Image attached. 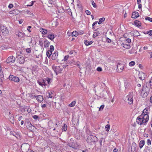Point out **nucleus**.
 Returning <instances> with one entry per match:
<instances>
[{
    "mask_svg": "<svg viewBox=\"0 0 152 152\" xmlns=\"http://www.w3.org/2000/svg\"><path fill=\"white\" fill-rule=\"evenodd\" d=\"M98 140V139L96 136L90 135L88 137L87 142L88 143L92 145L95 144Z\"/></svg>",
    "mask_w": 152,
    "mask_h": 152,
    "instance_id": "obj_1",
    "label": "nucleus"
},
{
    "mask_svg": "<svg viewBox=\"0 0 152 152\" xmlns=\"http://www.w3.org/2000/svg\"><path fill=\"white\" fill-rule=\"evenodd\" d=\"M52 68L56 75L58 74L62 73V71L63 69L62 67L60 66H53Z\"/></svg>",
    "mask_w": 152,
    "mask_h": 152,
    "instance_id": "obj_2",
    "label": "nucleus"
},
{
    "mask_svg": "<svg viewBox=\"0 0 152 152\" xmlns=\"http://www.w3.org/2000/svg\"><path fill=\"white\" fill-rule=\"evenodd\" d=\"M0 29L3 36H6L8 35L9 31L6 26H1Z\"/></svg>",
    "mask_w": 152,
    "mask_h": 152,
    "instance_id": "obj_3",
    "label": "nucleus"
},
{
    "mask_svg": "<svg viewBox=\"0 0 152 152\" xmlns=\"http://www.w3.org/2000/svg\"><path fill=\"white\" fill-rule=\"evenodd\" d=\"M142 115H140L137 117V122L138 124L140 125L143 124L144 125V120L142 117Z\"/></svg>",
    "mask_w": 152,
    "mask_h": 152,
    "instance_id": "obj_4",
    "label": "nucleus"
},
{
    "mask_svg": "<svg viewBox=\"0 0 152 152\" xmlns=\"http://www.w3.org/2000/svg\"><path fill=\"white\" fill-rule=\"evenodd\" d=\"M126 98L127 99V101H128V103L130 105L133 104V96L131 92L129 93V94L126 96Z\"/></svg>",
    "mask_w": 152,
    "mask_h": 152,
    "instance_id": "obj_5",
    "label": "nucleus"
},
{
    "mask_svg": "<svg viewBox=\"0 0 152 152\" xmlns=\"http://www.w3.org/2000/svg\"><path fill=\"white\" fill-rule=\"evenodd\" d=\"M9 80L13 81L15 82L18 83L20 80L19 78L17 76L13 75H10L9 77Z\"/></svg>",
    "mask_w": 152,
    "mask_h": 152,
    "instance_id": "obj_6",
    "label": "nucleus"
},
{
    "mask_svg": "<svg viewBox=\"0 0 152 152\" xmlns=\"http://www.w3.org/2000/svg\"><path fill=\"white\" fill-rule=\"evenodd\" d=\"M141 115H142V118L144 120V125H146L149 120L148 114L147 113L142 114Z\"/></svg>",
    "mask_w": 152,
    "mask_h": 152,
    "instance_id": "obj_7",
    "label": "nucleus"
},
{
    "mask_svg": "<svg viewBox=\"0 0 152 152\" xmlns=\"http://www.w3.org/2000/svg\"><path fill=\"white\" fill-rule=\"evenodd\" d=\"M15 58L13 56H10L7 59L6 62L7 64L13 63L15 61Z\"/></svg>",
    "mask_w": 152,
    "mask_h": 152,
    "instance_id": "obj_8",
    "label": "nucleus"
},
{
    "mask_svg": "<svg viewBox=\"0 0 152 152\" xmlns=\"http://www.w3.org/2000/svg\"><path fill=\"white\" fill-rule=\"evenodd\" d=\"M124 67V65L123 64L118 63L117 65V71L119 72H122Z\"/></svg>",
    "mask_w": 152,
    "mask_h": 152,
    "instance_id": "obj_9",
    "label": "nucleus"
},
{
    "mask_svg": "<svg viewBox=\"0 0 152 152\" xmlns=\"http://www.w3.org/2000/svg\"><path fill=\"white\" fill-rule=\"evenodd\" d=\"M146 86H144V88H142L141 90V96L143 98L146 97L148 95L149 93H147L145 91V88L146 87Z\"/></svg>",
    "mask_w": 152,
    "mask_h": 152,
    "instance_id": "obj_10",
    "label": "nucleus"
},
{
    "mask_svg": "<svg viewBox=\"0 0 152 152\" xmlns=\"http://www.w3.org/2000/svg\"><path fill=\"white\" fill-rule=\"evenodd\" d=\"M17 61L20 64H23L25 61V59L22 56L18 55L17 57Z\"/></svg>",
    "mask_w": 152,
    "mask_h": 152,
    "instance_id": "obj_11",
    "label": "nucleus"
},
{
    "mask_svg": "<svg viewBox=\"0 0 152 152\" xmlns=\"http://www.w3.org/2000/svg\"><path fill=\"white\" fill-rule=\"evenodd\" d=\"M67 145L70 147L73 148H75V143L74 140L72 138H71L70 141L68 142Z\"/></svg>",
    "mask_w": 152,
    "mask_h": 152,
    "instance_id": "obj_12",
    "label": "nucleus"
},
{
    "mask_svg": "<svg viewBox=\"0 0 152 152\" xmlns=\"http://www.w3.org/2000/svg\"><path fill=\"white\" fill-rule=\"evenodd\" d=\"M9 119L10 122L12 124H14L15 122L14 118L12 114L11 115L10 112H9Z\"/></svg>",
    "mask_w": 152,
    "mask_h": 152,
    "instance_id": "obj_13",
    "label": "nucleus"
},
{
    "mask_svg": "<svg viewBox=\"0 0 152 152\" xmlns=\"http://www.w3.org/2000/svg\"><path fill=\"white\" fill-rule=\"evenodd\" d=\"M121 45L124 47V48L126 49H129L130 48L129 44L128 43L125 42L121 44Z\"/></svg>",
    "mask_w": 152,
    "mask_h": 152,
    "instance_id": "obj_14",
    "label": "nucleus"
},
{
    "mask_svg": "<svg viewBox=\"0 0 152 152\" xmlns=\"http://www.w3.org/2000/svg\"><path fill=\"white\" fill-rule=\"evenodd\" d=\"M97 29L95 30V31H97L96 32H94V34H93V37L94 38H95L97 36H99L101 34V31H97Z\"/></svg>",
    "mask_w": 152,
    "mask_h": 152,
    "instance_id": "obj_15",
    "label": "nucleus"
},
{
    "mask_svg": "<svg viewBox=\"0 0 152 152\" xmlns=\"http://www.w3.org/2000/svg\"><path fill=\"white\" fill-rule=\"evenodd\" d=\"M21 149L23 152H27V151L29 150V148L28 146H24V145H22L21 146Z\"/></svg>",
    "mask_w": 152,
    "mask_h": 152,
    "instance_id": "obj_16",
    "label": "nucleus"
},
{
    "mask_svg": "<svg viewBox=\"0 0 152 152\" xmlns=\"http://www.w3.org/2000/svg\"><path fill=\"white\" fill-rule=\"evenodd\" d=\"M139 16L138 13L137 12H132V18H136Z\"/></svg>",
    "mask_w": 152,
    "mask_h": 152,
    "instance_id": "obj_17",
    "label": "nucleus"
},
{
    "mask_svg": "<svg viewBox=\"0 0 152 152\" xmlns=\"http://www.w3.org/2000/svg\"><path fill=\"white\" fill-rule=\"evenodd\" d=\"M37 100L38 102H41L44 100L43 96L41 95H37Z\"/></svg>",
    "mask_w": 152,
    "mask_h": 152,
    "instance_id": "obj_18",
    "label": "nucleus"
},
{
    "mask_svg": "<svg viewBox=\"0 0 152 152\" xmlns=\"http://www.w3.org/2000/svg\"><path fill=\"white\" fill-rule=\"evenodd\" d=\"M139 78L142 80H144L145 78V75L143 72L140 73L139 75Z\"/></svg>",
    "mask_w": 152,
    "mask_h": 152,
    "instance_id": "obj_19",
    "label": "nucleus"
},
{
    "mask_svg": "<svg viewBox=\"0 0 152 152\" xmlns=\"http://www.w3.org/2000/svg\"><path fill=\"white\" fill-rule=\"evenodd\" d=\"M136 144L135 142H133L132 143V146H131V149L132 150V151H133V152H135L136 148Z\"/></svg>",
    "mask_w": 152,
    "mask_h": 152,
    "instance_id": "obj_20",
    "label": "nucleus"
},
{
    "mask_svg": "<svg viewBox=\"0 0 152 152\" xmlns=\"http://www.w3.org/2000/svg\"><path fill=\"white\" fill-rule=\"evenodd\" d=\"M58 52H54L52 56V59L53 60L56 59L58 56Z\"/></svg>",
    "mask_w": 152,
    "mask_h": 152,
    "instance_id": "obj_21",
    "label": "nucleus"
},
{
    "mask_svg": "<svg viewBox=\"0 0 152 152\" xmlns=\"http://www.w3.org/2000/svg\"><path fill=\"white\" fill-rule=\"evenodd\" d=\"M146 86V87L145 88V92H147V93H149L150 92V90L151 89V88H150L149 87V86H147V83H146V84H145L143 86V88H144V86Z\"/></svg>",
    "mask_w": 152,
    "mask_h": 152,
    "instance_id": "obj_22",
    "label": "nucleus"
},
{
    "mask_svg": "<svg viewBox=\"0 0 152 152\" xmlns=\"http://www.w3.org/2000/svg\"><path fill=\"white\" fill-rule=\"evenodd\" d=\"M145 144V141L142 140L140 141L139 143V146L140 149L142 148Z\"/></svg>",
    "mask_w": 152,
    "mask_h": 152,
    "instance_id": "obj_23",
    "label": "nucleus"
},
{
    "mask_svg": "<svg viewBox=\"0 0 152 152\" xmlns=\"http://www.w3.org/2000/svg\"><path fill=\"white\" fill-rule=\"evenodd\" d=\"M11 135H12L15 137L17 138L18 139L20 137V135L17 133L14 132H10Z\"/></svg>",
    "mask_w": 152,
    "mask_h": 152,
    "instance_id": "obj_24",
    "label": "nucleus"
},
{
    "mask_svg": "<svg viewBox=\"0 0 152 152\" xmlns=\"http://www.w3.org/2000/svg\"><path fill=\"white\" fill-rule=\"evenodd\" d=\"M134 24L137 27L140 26L141 25V23L137 20H136L134 21Z\"/></svg>",
    "mask_w": 152,
    "mask_h": 152,
    "instance_id": "obj_25",
    "label": "nucleus"
},
{
    "mask_svg": "<svg viewBox=\"0 0 152 152\" xmlns=\"http://www.w3.org/2000/svg\"><path fill=\"white\" fill-rule=\"evenodd\" d=\"M16 35L19 37H22L24 36V34L22 32L20 31H18L16 33Z\"/></svg>",
    "mask_w": 152,
    "mask_h": 152,
    "instance_id": "obj_26",
    "label": "nucleus"
},
{
    "mask_svg": "<svg viewBox=\"0 0 152 152\" xmlns=\"http://www.w3.org/2000/svg\"><path fill=\"white\" fill-rule=\"evenodd\" d=\"M84 42L85 45L86 46H88L91 45L93 43V42L92 41H89L87 40H85L84 41Z\"/></svg>",
    "mask_w": 152,
    "mask_h": 152,
    "instance_id": "obj_27",
    "label": "nucleus"
},
{
    "mask_svg": "<svg viewBox=\"0 0 152 152\" xmlns=\"http://www.w3.org/2000/svg\"><path fill=\"white\" fill-rule=\"evenodd\" d=\"M44 47L46 48L48 47L50 44V42L47 40H46L44 42Z\"/></svg>",
    "mask_w": 152,
    "mask_h": 152,
    "instance_id": "obj_28",
    "label": "nucleus"
},
{
    "mask_svg": "<svg viewBox=\"0 0 152 152\" xmlns=\"http://www.w3.org/2000/svg\"><path fill=\"white\" fill-rule=\"evenodd\" d=\"M40 31L42 34H46L48 32L47 29L43 28H41L40 29Z\"/></svg>",
    "mask_w": 152,
    "mask_h": 152,
    "instance_id": "obj_29",
    "label": "nucleus"
},
{
    "mask_svg": "<svg viewBox=\"0 0 152 152\" xmlns=\"http://www.w3.org/2000/svg\"><path fill=\"white\" fill-rule=\"evenodd\" d=\"M28 129L31 131H33L34 130V128H35V126L31 124V125L27 127Z\"/></svg>",
    "mask_w": 152,
    "mask_h": 152,
    "instance_id": "obj_30",
    "label": "nucleus"
},
{
    "mask_svg": "<svg viewBox=\"0 0 152 152\" xmlns=\"http://www.w3.org/2000/svg\"><path fill=\"white\" fill-rule=\"evenodd\" d=\"M140 35V33L137 30H135L134 31L133 33V36L134 37H138Z\"/></svg>",
    "mask_w": 152,
    "mask_h": 152,
    "instance_id": "obj_31",
    "label": "nucleus"
},
{
    "mask_svg": "<svg viewBox=\"0 0 152 152\" xmlns=\"http://www.w3.org/2000/svg\"><path fill=\"white\" fill-rule=\"evenodd\" d=\"M47 37L50 40H52L55 38L54 35L53 34H50L48 35Z\"/></svg>",
    "mask_w": 152,
    "mask_h": 152,
    "instance_id": "obj_32",
    "label": "nucleus"
},
{
    "mask_svg": "<svg viewBox=\"0 0 152 152\" xmlns=\"http://www.w3.org/2000/svg\"><path fill=\"white\" fill-rule=\"evenodd\" d=\"M25 123L27 127L28 126H29L31 125V123L27 119L25 120Z\"/></svg>",
    "mask_w": 152,
    "mask_h": 152,
    "instance_id": "obj_33",
    "label": "nucleus"
},
{
    "mask_svg": "<svg viewBox=\"0 0 152 152\" xmlns=\"http://www.w3.org/2000/svg\"><path fill=\"white\" fill-rule=\"evenodd\" d=\"M147 83V86H149L150 88L152 89V80H150L148 83Z\"/></svg>",
    "mask_w": 152,
    "mask_h": 152,
    "instance_id": "obj_34",
    "label": "nucleus"
},
{
    "mask_svg": "<svg viewBox=\"0 0 152 152\" xmlns=\"http://www.w3.org/2000/svg\"><path fill=\"white\" fill-rule=\"evenodd\" d=\"M42 81V79L41 80H37V83L40 86H41L43 87L44 86V84H43V82Z\"/></svg>",
    "mask_w": 152,
    "mask_h": 152,
    "instance_id": "obj_35",
    "label": "nucleus"
},
{
    "mask_svg": "<svg viewBox=\"0 0 152 152\" xmlns=\"http://www.w3.org/2000/svg\"><path fill=\"white\" fill-rule=\"evenodd\" d=\"M71 35L72 36H74L76 37L78 35V32L76 31H73L72 32Z\"/></svg>",
    "mask_w": 152,
    "mask_h": 152,
    "instance_id": "obj_36",
    "label": "nucleus"
},
{
    "mask_svg": "<svg viewBox=\"0 0 152 152\" xmlns=\"http://www.w3.org/2000/svg\"><path fill=\"white\" fill-rule=\"evenodd\" d=\"M58 12L59 13H62L64 12V10L62 7H61L59 8L58 9Z\"/></svg>",
    "mask_w": 152,
    "mask_h": 152,
    "instance_id": "obj_37",
    "label": "nucleus"
},
{
    "mask_svg": "<svg viewBox=\"0 0 152 152\" xmlns=\"http://www.w3.org/2000/svg\"><path fill=\"white\" fill-rule=\"evenodd\" d=\"M45 79L46 80V81H47V83L48 84H50L51 83V81L52 80V79L51 78L46 77L45 78Z\"/></svg>",
    "mask_w": 152,
    "mask_h": 152,
    "instance_id": "obj_38",
    "label": "nucleus"
},
{
    "mask_svg": "<svg viewBox=\"0 0 152 152\" xmlns=\"http://www.w3.org/2000/svg\"><path fill=\"white\" fill-rule=\"evenodd\" d=\"M105 20L104 18H102L99 19V21L98 22V24L99 25L101 24L102 22L104 21Z\"/></svg>",
    "mask_w": 152,
    "mask_h": 152,
    "instance_id": "obj_39",
    "label": "nucleus"
},
{
    "mask_svg": "<svg viewBox=\"0 0 152 152\" xmlns=\"http://www.w3.org/2000/svg\"><path fill=\"white\" fill-rule=\"evenodd\" d=\"M62 129L63 131H66L67 129V126L65 124L64 125V126H62Z\"/></svg>",
    "mask_w": 152,
    "mask_h": 152,
    "instance_id": "obj_40",
    "label": "nucleus"
},
{
    "mask_svg": "<svg viewBox=\"0 0 152 152\" xmlns=\"http://www.w3.org/2000/svg\"><path fill=\"white\" fill-rule=\"evenodd\" d=\"M52 54V52L48 50L47 51L46 53V55L48 58H49L50 57L51 55Z\"/></svg>",
    "mask_w": 152,
    "mask_h": 152,
    "instance_id": "obj_41",
    "label": "nucleus"
},
{
    "mask_svg": "<svg viewBox=\"0 0 152 152\" xmlns=\"http://www.w3.org/2000/svg\"><path fill=\"white\" fill-rule=\"evenodd\" d=\"M147 113L149 114V113L148 112V109L146 108L144 109L142 111V114H145Z\"/></svg>",
    "mask_w": 152,
    "mask_h": 152,
    "instance_id": "obj_42",
    "label": "nucleus"
},
{
    "mask_svg": "<svg viewBox=\"0 0 152 152\" xmlns=\"http://www.w3.org/2000/svg\"><path fill=\"white\" fill-rule=\"evenodd\" d=\"M129 86V83L126 81L124 83V86L126 89Z\"/></svg>",
    "mask_w": 152,
    "mask_h": 152,
    "instance_id": "obj_43",
    "label": "nucleus"
},
{
    "mask_svg": "<svg viewBox=\"0 0 152 152\" xmlns=\"http://www.w3.org/2000/svg\"><path fill=\"white\" fill-rule=\"evenodd\" d=\"M76 104V102L75 101H72L71 103L69 104L70 107H73Z\"/></svg>",
    "mask_w": 152,
    "mask_h": 152,
    "instance_id": "obj_44",
    "label": "nucleus"
},
{
    "mask_svg": "<svg viewBox=\"0 0 152 152\" xmlns=\"http://www.w3.org/2000/svg\"><path fill=\"white\" fill-rule=\"evenodd\" d=\"M91 2L92 4V5L94 8H96L97 7V5L93 0H91Z\"/></svg>",
    "mask_w": 152,
    "mask_h": 152,
    "instance_id": "obj_45",
    "label": "nucleus"
},
{
    "mask_svg": "<svg viewBox=\"0 0 152 152\" xmlns=\"http://www.w3.org/2000/svg\"><path fill=\"white\" fill-rule=\"evenodd\" d=\"M106 93V91H103L101 93V94H102V98H105V94Z\"/></svg>",
    "mask_w": 152,
    "mask_h": 152,
    "instance_id": "obj_46",
    "label": "nucleus"
},
{
    "mask_svg": "<svg viewBox=\"0 0 152 152\" xmlns=\"http://www.w3.org/2000/svg\"><path fill=\"white\" fill-rule=\"evenodd\" d=\"M7 48V46L6 45H3L0 47V48L2 50L6 49Z\"/></svg>",
    "mask_w": 152,
    "mask_h": 152,
    "instance_id": "obj_47",
    "label": "nucleus"
},
{
    "mask_svg": "<svg viewBox=\"0 0 152 152\" xmlns=\"http://www.w3.org/2000/svg\"><path fill=\"white\" fill-rule=\"evenodd\" d=\"M1 66L0 65V76L1 77H4V75L3 72H1Z\"/></svg>",
    "mask_w": 152,
    "mask_h": 152,
    "instance_id": "obj_48",
    "label": "nucleus"
},
{
    "mask_svg": "<svg viewBox=\"0 0 152 152\" xmlns=\"http://www.w3.org/2000/svg\"><path fill=\"white\" fill-rule=\"evenodd\" d=\"M110 126L109 124H107L105 126L106 130L107 131H109Z\"/></svg>",
    "mask_w": 152,
    "mask_h": 152,
    "instance_id": "obj_49",
    "label": "nucleus"
},
{
    "mask_svg": "<svg viewBox=\"0 0 152 152\" xmlns=\"http://www.w3.org/2000/svg\"><path fill=\"white\" fill-rule=\"evenodd\" d=\"M135 64V62L134 61H132L129 62V65L130 66H133Z\"/></svg>",
    "mask_w": 152,
    "mask_h": 152,
    "instance_id": "obj_50",
    "label": "nucleus"
},
{
    "mask_svg": "<svg viewBox=\"0 0 152 152\" xmlns=\"http://www.w3.org/2000/svg\"><path fill=\"white\" fill-rule=\"evenodd\" d=\"M46 80H45V78L44 79H42V81L43 82V84H44V86H46L47 85V83L46 82Z\"/></svg>",
    "mask_w": 152,
    "mask_h": 152,
    "instance_id": "obj_51",
    "label": "nucleus"
},
{
    "mask_svg": "<svg viewBox=\"0 0 152 152\" xmlns=\"http://www.w3.org/2000/svg\"><path fill=\"white\" fill-rule=\"evenodd\" d=\"M49 94V97L52 98L53 97V96H52V94H53V92L52 91H50V92H48Z\"/></svg>",
    "mask_w": 152,
    "mask_h": 152,
    "instance_id": "obj_52",
    "label": "nucleus"
},
{
    "mask_svg": "<svg viewBox=\"0 0 152 152\" xmlns=\"http://www.w3.org/2000/svg\"><path fill=\"white\" fill-rule=\"evenodd\" d=\"M50 4H54L55 3V0H48Z\"/></svg>",
    "mask_w": 152,
    "mask_h": 152,
    "instance_id": "obj_53",
    "label": "nucleus"
},
{
    "mask_svg": "<svg viewBox=\"0 0 152 152\" xmlns=\"http://www.w3.org/2000/svg\"><path fill=\"white\" fill-rule=\"evenodd\" d=\"M50 50H49L50 51H51V52L53 51L54 50V46L53 45H50Z\"/></svg>",
    "mask_w": 152,
    "mask_h": 152,
    "instance_id": "obj_54",
    "label": "nucleus"
},
{
    "mask_svg": "<svg viewBox=\"0 0 152 152\" xmlns=\"http://www.w3.org/2000/svg\"><path fill=\"white\" fill-rule=\"evenodd\" d=\"M147 34H148L150 36L152 35V30H149L147 31Z\"/></svg>",
    "mask_w": 152,
    "mask_h": 152,
    "instance_id": "obj_55",
    "label": "nucleus"
},
{
    "mask_svg": "<svg viewBox=\"0 0 152 152\" xmlns=\"http://www.w3.org/2000/svg\"><path fill=\"white\" fill-rule=\"evenodd\" d=\"M145 19L146 20H148L149 21L152 22V18H150L149 17H147L145 18Z\"/></svg>",
    "mask_w": 152,
    "mask_h": 152,
    "instance_id": "obj_56",
    "label": "nucleus"
},
{
    "mask_svg": "<svg viewBox=\"0 0 152 152\" xmlns=\"http://www.w3.org/2000/svg\"><path fill=\"white\" fill-rule=\"evenodd\" d=\"M32 118L35 120H37L38 118H39V117L37 115H34L32 116Z\"/></svg>",
    "mask_w": 152,
    "mask_h": 152,
    "instance_id": "obj_57",
    "label": "nucleus"
},
{
    "mask_svg": "<svg viewBox=\"0 0 152 152\" xmlns=\"http://www.w3.org/2000/svg\"><path fill=\"white\" fill-rule=\"evenodd\" d=\"M147 144L148 145H151V140L150 139L147 140Z\"/></svg>",
    "mask_w": 152,
    "mask_h": 152,
    "instance_id": "obj_58",
    "label": "nucleus"
},
{
    "mask_svg": "<svg viewBox=\"0 0 152 152\" xmlns=\"http://www.w3.org/2000/svg\"><path fill=\"white\" fill-rule=\"evenodd\" d=\"M104 105H101L99 109V111H101L103 109V108H104Z\"/></svg>",
    "mask_w": 152,
    "mask_h": 152,
    "instance_id": "obj_59",
    "label": "nucleus"
},
{
    "mask_svg": "<svg viewBox=\"0 0 152 152\" xmlns=\"http://www.w3.org/2000/svg\"><path fill=\"white\" fill-rule=\"evenodd\" d=\"M96 70L98 72H101L102 71V69L100 67H98L96 69Z\"/></svg>",
    "mask_w": 152,
    "mask_h": 152,
    "instance_id": "obj_60",
    "label": "nucleus"
},
{
    "mask_svg": "<svg viewBox=\"0 0 152 152\" xmlns=\"http://www.w3.org/2000/svg\"><path fill=\"white\" fill-rule=\"evenodd\" d=\"M106 41L108 43H110L111 42V40L108 38H107L106 39Z\"/></svg>",
    "mask_w": 152,
    "mask_h": 152,
    "instance_id": "obj_61",
    "label": "nucleus"
},
{
    "mask_svg": "<svg viewBox=\"0 0 152 152\" xmlns=\"http://www.w3.org/2000/svg\"><path fill=\"white\" fill-rule=\"evenodd\" d=\"M26 51L28 53H30L31 52V48H28L26 49Z\"/></svg>",
    "mask_w": 152,
    "mask_h": 152,
    "instance_id": "obj_62",
    "label": "nucleus"
},
{
    "mask_svg": "<svg viewBox=\"0 0 152 152\" xmlns=\"http://www.w3.org/2000/svg\"><path fill=\"white\" fill-rule=\"evenodd\" d=\"M126 43H129L131 42V40L130 39L128 38L126 40Z\"/></svg>",
    "mask_w": 152,
    "mask_h": 152,
    "instance_id": "obj_63",
    "label": "nucleus"
},
{
    "mask_svg": "<svg viewBox=\"0 0 152 152\" xmlns=\"http://www.w3.org/2000/svg\"><path fill=\"white\" fill-rule=\"evenodd\" d=\"M69 56L68 55L64 57V60L65 61H66L69 58Z\"/></svg>",
    "mask_w": 152,
    "mask_h": 152,
    "instance_id": "obj_64",
    "label": "nucleus"
}]
</instances>
